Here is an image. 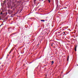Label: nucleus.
<instances>
[{"mask_svg": "<svg viewBox=\"0 0 78 78\" xmlns=\"http://www.w3.org/2000/svg\"><path fill=\"white\" fill-rule=\"evenodd\" d=\"M14 14H12L11 15V17H14Z\"/></svg>", "mask_w": 78, "mask_h": 78, "instance_id": "obj_1", "label": "nucleus"}, {"mask_svg": "<svg viewBox=\"0 0 78 78\" xmlns=\"http://www.w3.org/2000/svg\"><path fill=\"white\" fill-rule=\"evenodd\" d=\"M54 63V62L53 61H52L51 62V65H53V64Z\"/></svg>", "mask_w": 78, "mask_h": 78, "instance_id": "obj_2", "label": "nucleus"}, {"mask_svg": "<svg viewBox=\"0 0 78 78\" xmlns=\"http://www.w3.org/2000/svg\"><path fill=\"white\" fill-rule=\"evenodd\" d=\"M41 22H45V20H41Z\"/></svg>", "mask_w": 78, "mask_h": 78, "instance_id": "obj_3", "label": "nucleus"}, {"mask_svg": "<svg viewBox=\"0 0 78 78\" xmlns=\"http://www.w3.org/2000/svg\"><path fill=\"white\" fill-rule=\"evenodd\" d=\"M75 51H76V46L75 47Z\"/></svg>", "mask_w": 78, "mask_h": 78, "instance_id": "obj_4", "label": "nucleus"}, {"mask_svg": "<svg viewBox=\"0 0 78 78\" xmlns=\"http://www.w3.org/2000/svg\"><path fill=\"white\" fill-rule=\"evenodd\" d=\"M48 1L49 3L50 2V0H48Z\"/></svg>", "mask_w": 78, "mask_h": 78, "instance_id": "obj_5", "label": "nucleus"}, {"mask_svg": "<svg viewBox=\"0 0 78 78\" xmlns=\"http://www.w3.org/2000/svg\"><path fill=\"white\" fill-rule=\"evenodd\" d=\"M69 56H68V58H67V61H68V60H69Z\"/></svg>", "mask_w": 78, "mask_h": 78, "instance_id": "obj_6", "label": "nucleus"}, {"mask_svg": "<svg viewBox=\"0 0 78 78\" xmlns=\"http://www.w3.org/2000/svg\"><path fill=\"white\" fill-rule=\"evenodd\" d=\"M17 3H20V2L19 1H17Z\"/></svg>", "mask_w": 78, "mask_h": 78, "instance_id": "obj_7", "label": "nucleus"}, {"mask_svg": "<svg viewBox=\"0 0 78 78\" xmlns=\"http://www.w3.org/2000/svg\"><path fill=\"white\" fill-rule=\"evenodd\" d=\"M36 0H34V3H35V2H36Z\"/></svg>", "mask_w": 78, "mask_h": 78, "instance_id": "obj_8", "label": "nucleus"}, {"mask_svg": "<svg viewBox=\"0 0 78 78\" xmlns=\"http://www.w3.org/2000/svg\"><path fill=\"white\" fill-rule=\"evenodd\" d=\"M11 51H10V52H9V54L11 53Z\"/></svg>", "mask_w": 78, "mask_h": 78, "instance_id": "obj_9", "label": "nucleus"}, {"mask_svg": "<svg viewBox=\"0 0 78 78\" xmlns=\"http://www.w3.org/2000/svg\"><path fill=\"white\" fill-rule=\"evenodd\" d=\"M16 6V4L14 5V7H15V8H16V7H17L16 6Z\"/></svg>", "mask_w": 78, "mask_h": 78, "instance_id": "obj_10", "label": "nucleus"}, {"mask_svg": "<svg viewBox=\"0 0 78 78\" xmlns=\"http://www.w3.org/2000/svg\"><path fill=\"white\" fill-rule=\"evenodd\" d=\"M4 25V24L3 23H2V24L0 26H2V25Z\"/></svg>", "mask_w": 78, "mask_h": 78, "instance_id": "obj_11", "label": "nucleus"}, {"mask_svg": "<svg viewBox=\"0 0 78 78\" xmlns=\"http://www.w3.org/2000/svg\"><path fill=\"white\" fill-rule=\"evenodd\" d=\"M5 3H6V2H4V3H3V4H5Z\"/></svg>", "mask_w": 78, "mask_h": 78, "instance_id": "obj_12", "label": "nucleus"}, {"mask_svg": "<svg viewBox=\"0 0 78 78\" xmlns=\"http://www.w3.org/2000/svg\"><path fill=\"white\" fill-rule=\"evenodd\" d=\"M3 14V13H2V12H1V14Z\"/></svg>", "mask_w": 78, "mask_h": 78, "instance_id": "obj_13", "label": "nucleus"}, {"mask_svg": "<svg viewBox=\"0 0 78 78\" xmlns=\"http://www.w3.org/2000/svg\"><path fill=\"white\" fill-rule=\"evenodd\" d=\"M5 2H6V1H5V0L4 1V2L5 3Z\"/></svg>", "mask_w": 78, "mask_h": 78, "instance_id": "obj_14", "label": "nucleus"}, {"mask_svg": "<svg viewBox=\"0 0 78 78\" xmlns=\"http://www.w3.org/2000/svg\"><path fill=\"white\" fill-rule=\"evenodd\" d=\"M63 33H64V34H66V33H65V32H63Z\"/></svg>", "mask_w": 78, "mask_h": 78, "instance_id": "obj_15", "label": "nucleus"}, {"mask_svg": "<svg viewBox=\"0 0 78 78\" xmlns=\"http://www.w3.org/2000/svg\"><path fill=\"white\" fill-rule=\"evenodd\" d=\"M51 46H53V44H51Z\"/></svg>", "mask_w": 78, "mask_h": 78, "instance_id": "obj_16", "label": "nucleus"}, {"mask_svg": "<svg viewBox=\"0 0 78 78\" xmlns=\"http://www.w3.org/2000/svg\"><path fill=\"white\" fill-rule=\"evenodd\" d=\"M61 35H62V34H60V36H61Z\"/></svg>", "mask_w": 78, "mask_h": 78, "instance_id": "obj_17", "label": "nucleus"}, {"mask_svg": "<svg viewBox=\"0 0 78 78\" xmlns=\"http://www.w3.org/2000/svg\"><path fill=\"white\" fill-rule=\"evenodd\" d=\"M21 11H22V10H21V11H20V12H21Z\"/></svg>", "mask_w": 78, "mask_h": 78, "instance_id": "obj_18", "label": "nucleus"}, {"mask_svg": "<svg viewBox=\"0 0 78 78\" xmlns=\"http://www.w3.org/2000/svg\"><path fill=\"white\" fill-rule=\"evenodd\" d=\"M38 45H39V44H37V46H38Z\"/></svg>", "mask_w": 78, "mask_h": 78, "instance_id": "obj_19", "label": "nucleus"}, {"mask_svg": "<svg viewBox=\"0 0 78 78\" xmlns=\"http://www.w3.org/2000/svg\"><path fill=\"white\" fill-rule=\"evenodd\" d=\"M10 51H12V50L11 49Z\"/></svg>", "mask_w": 78, "mask_h": 78, "instance_id": "obj_20", "label": "nucleus"}, {"mask_svg": "<svg viewBox=\"0 0 78 78\" xmlns=\"http://www.w3.org/2000/svg\"><path fill=\"white\" fill-rule=\"evenodd\" d=\"M13 15L15 16V14L14 15Z\"/></svg>", "mask_w": 78, "mask_h": 78, "instance_id": "obj_21", "label": "nucleus"}, {"mask_svg": "<svg viewBox=\"0 0 78 78\" xmlns=\"http://www.w3.org/2000/svg\"><path fill=\"white\" fill-rule=\"evenodd\" d=\"M61 34H63V33H61Z\"/></svg>", "mask_w": 78, "mask_h": 78, "instance_id": "obj_22", "label": "nucleus"}, {"mask_svg": "<svg viewBox=\"0 0 78 78\" xmlns=\"http://www.w3.org/2000/svg\"><path fill=\"white\" fill-rule=\"evenodd\" d=\"M66 8H67V7H66Z\"/></svg>", "mask_w": 78, "mask_h": 78, "instance_id": "obj_23", "label": "nucleus"}, {"mask_svg": "<svg viewBox=\"0 0 78 78\" xmlns=\"http://www.w3.org/2000/svg\"><path fill=\"white\" fill-rule=\"evenodd\" d=\"M59 33H60V32H59Z\"/></svg>", "mask_w": 78, "mask_h": 78, "instance_id": "obj_24", "label": "nucleus"}, {"mask_svg": "<svg viewBox=\"0 0 78 78\" xmlns=\"http://www.w3.org/2000/svg\"><path fill=\"white\" fill-rule=\"evenodd\" d=\"M42 1H43V0H42Z\"/></svg>", "mask_w": 78, "mask_h": 78, "instance_id": "obj_25", "label": "nucleus"}, {"mask_svg": "<svg viewBox=\"0 0 78 78\" xmlns=\"http://www.w3.org/2000/svg\"><path fill=\"white\" fill-rule=\"evenodd\" d=\"M53 44H54V43H53Z\"/></svg>", "mask_w": 78, "mask_h": 78, "instance_id": "obj_26", "label": "nucleus"}, {"mask_svg": "<svg viewBox=\"0 0 78 78\" xmlns=\"http://www.w3.org/2000/svg\"><path fill=\"white\" fill-rule=\"evenodd\" d=\"M0 26H1L0 25V27H1Z\"/></svg>", "mask_w": 78, "mask_h": 78, "instance_id": "obj_27", "label": "nucleus"}, {"mask_svg": "<svg viewBox=\"0 0 78 78\" xmlns=\"http://www.w3.org/2000/svg\"><path fill=\"white\" fill-rule=\"evenodd\" d=\"M77 66H78V65H77Z\"/></svg>", "mask_w": 78, "mask_h": 78, "instance_id": "obj_28", "label": "nucleus"}]
</instances>
